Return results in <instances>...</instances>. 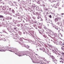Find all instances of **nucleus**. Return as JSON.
Instances as JSON below:
<instances>
[{
    "mask_svg": "<svg viewBox=\"0 0 64 64\" xmlns=\"http://www.w3.org/2000/svg\"><path fill=\"white\" fill-rule=\"evenodd\" d=\"M4 48V46H0V51L5 52L6 51L7 49H8L7 47H6L5 48L4 50L0 49V48Z\"/></svg>",
    "mask_w": 64,
    "mask_h": 64,
    "instance_id": "f257e3e1",
    "label": "nucleus"
},
{
    "mask_svg": "<svg viewBox=\"0 0 64 64\" xmlns=\"http://www.w3.org/2000/svg\"><path fill=\"white\" fill-rule=\"evenodd\" d=\"M51 57L52 58V60L53 61H57V60L55 58V57L53 56H51Z\"/></svg>",
    "mask_w": 64,
    "mask_h": 64,
    "instance_id": "f03ea898",
    "label": "nucleus"
},
{
    "mask_svg": "<svg viewBox=\"0 0 64 64\" xmlns=\"http://www.w3.org/2000/svg\"><path fill=\"white\" fill-rule=\"evenodd\" d=\"M60 18L59 17H58L57 18H56L54 20L55 21H58V19H60Z\"/></svg>",
    "mask_w": 64,
    "mask_h": 64,
    "instance_id": "7ed1b4c3",
    "label": "nucleus"
},
{
    "mask_svg": "<svg viewBox=\"0 0 64 64\" xmlns=\"http://www.w3.org/2000/svg\"><path fill=\"white\" fill-rule=\"evenodd\" d=\"M40 31L42 33H44V29L42 28L40 30Z\"/></svg>",
    "mask_w": 64,
    "mask_h": 64,
    "instance_id": "20e7f679",
    "label": "nucleus"
},
{
    "mask_svg": "<svg viewBox=\"0 0 64 64\" xmlns=\"http://www.w3.org/2000/svg\"><path fill=\"white\" fill-rule=\"evenodd\" d=\"M2 9L3 10H6V6H3Z\"/></svg>",
    "mask_w": 64,
    "mask_h": 64,
    "instance_id": "39448f33",
    "label": "nucleus"
},
{
    "mask_svg": "<svg viewBox=\"0 0 64 64\" xmlns=\"http://www.w3.org/2000/svg\"><path fill=\"white\" fill-rule=\"evenodd\" d=\"M20 55H18L19 56H23V55H25V54H20Z\"/></svg>",
    "mask_w": 64,
    "mask_h": 64,
    "instance_id": "423d86ee",
    "label": "nucleus"
},
{
    "mask_svg": "<svg viewBox=\"0 0 64 64\" xmlns=\"http://www.w3.org/2000/svg\"><path fill=\"white\" fill-rule=\"evenodd\" d=\"M2 40V35L0 36V40Z\"/></svg>",
    "mask_w": 64,
    "mask_h": 64,
    "instance_id": "0eeeda50",
    "label": "nucleus"
},
{
    "mask_svg": "<svg viewBox=\"0 0 64 64\" xmlns=\"http://www.w3.org/2000/svg\"><path fill=\"white\" fill-rule=\"evenodd\" d=\"M0 18H4V16H3L0 15Z\"/></svg>",
    "mask_w": 64,
    "mask_h": 64,
    "instance_id": "6e6552de",
    "label": "nucleus"
},
{
    "mask_svg": "<svg viewBox=\"0 0 64 64\" xmlns=\"http://www.w3.org/2000/svg\"><path fill=\"white\" fill-rule=\"evenodd\" d=\"M60 62H62V63H64V62L63 61L61 60L60 61Z\"/></svg>",
    "mask_w": 64,
    "mask_h": 64,
    "instance_id": "1a4fd4ad",
    "label": "nucleus"
},
{
    "mask_svg": "<svg viewBox=\"0 0 64 64\" xmlns=\"http://www.w3.org/2000/svg\"><path fill=\"white\" fill-rule=\"evenodd\" d=\"M49 17L50 18H52V16H51V15H50Z\"/></svg>",
    "mask_w": 64,
    "mask_h": 64,
    "instance_id": "9d476101",
    "label": "nucleus"
},
{
    "mask_svg": "<svg viewBox=\"0 0 64 64\" xmlns=\"http://www.w3.org/2000/svg\"><path fill=\"white\" fill-rule=\"evenodd\" d=\"M62 50H64V48L62 47Z\"/></svg>",
    "mask_w": 64,
    "mask_h": 64,
    "instance_id": "9b49d317",
    "label": "nucleus"
},
{
    "mask_svg": "<svg viewBox=\"0 0 64 64\" xmlns=\"http://www.w3.org/2000/svg\"><path fill=\"white\" fill-rule=\"evenodd\" d=\"M14 4H16V2H14Z\"/></svg>",
    "mask_w": 64,
    "mask_h": 64,
    "instance_id": "f8f14e48",
    "label": "nucleus"
},
{
    "mask_svg": "<svg viewBox=\"0 0 64 64\" xmlns=\"http://www.w3.org/2000/svg\"><path fill=\"white\" fill-rule=\"evenodd\" d=\"M62 55H64V52H62Z\"/></svg>",
    "mask_w": 64,
    "mask_h": 64,
    "instance_id": "ddd939ff",
    "label": "nucleus"
},
{
    "mask_svg": "<svg viewBox=\"0 0 64 64\" xmlns=\"http://www.w3.org/2000/svg\"><path fill=\"white\" fill-rule=\"evenodd\" d=\"M55 29H57V30H58V29L57 28H55Z\"/></svg>",
    "mask_w": 64,
    "mask_h": 64,
    "instance_id": "4468645a",
    "label": "nucleus"
},
{
    "mask_svg": "<svg viewBox=\"0 0 64 64\" xmlns=\"http://www.w3.org/2000/svg\"><path fill=\"white\" fill-rule=\"evenodd\" d=\"M9 51H10V52H13L12 51H11V50H9Z\"/></svg>",
    "mask_w": 64,
    "mask_h": 64,
    "instance_id": "2eb2a0df",
    "label": "nucleus"
},
{
    "mask_svg": "<svg viewBox=\"0 0 64 64\" xmlns=\"http://www.w3.org/2000/svg\"><path fill=\"white\" fill-rule=\"evenodd\" d=\"M64 14V13H62L61 14V15H63Z\"/></svg>",
    "mask_w": 64,
    "mask_h": 64,
    "instance_id": "dca6fc26",
    "label": "nucleus"
},
{
    "mask_svg": "<svg viewBox=\"0 0 64 64\" xmlns=\"http://www.w3.org/2000/svg\"><path fill=\"white\" fill-rule=\"evenodd\" d=\"M48 46L49 47H51V45H48Z\"/></svg>",
    "mask_w": 64,
    "mask_h": 64,
    "instance_id": "f3484780",
    "label": "nucleus"
},
{
    "mask_svg": "<svg viewBox=\"0 0 64 64\" xmlns=\"http://www.w3.org/2000/svg\"><path fill=\"white\" fill-rule=\"evenodd\" d=\"M3 32H4L5 33H6V31H4Z\"/></svg>",
    "mask_w": 64,
    "mask_h": 64,
    "instance_id": "a211bd4d",
    "label": "nucleus"
},
{
    "mask_svg": "<svg viewBox=\"0 0 64 64\" xmlns=\"http://www.w3.org/2000/svg\"><path fill=\"white\" fill-rule=\"evenodd\" d=\"M40 50H42V49L41 48H40Z\"/></svg>",
    "mask_w": 64,
    "mask_h": 64,
    "instance_id": "6ab92c4d",
    "label": "nucleus"
},
{
    "mask_svg": "<svg viewBox=\"0 0 64 64\" xmlns=\"http://www.w3.org/2000/svg\"><path fill=\"white\" fill-rule=\"evenodd\" d=\"M37 51H38V49H37Z\"/></svg>",
    "mask_w": 64,
    "mask_h": 64,
    "instance_id": "aec40b11",
    "label": "nucleus"
},
{
    "mask_svg": "<svg viewBox=\"0 0 64 64\" xmlns=\"http://www.w3.org/2000/svg\"><path fill=\"white\" fill-rule=\"evenodd\" d=\"M2 1V0H0V2H1Z\"/></svg>",
    "mask_w": 64,
    "mask_h": 64,
    "instance_id": "412c9836",
    "label": "nucleus"
},
{
    "mask_svg": "<svg viewBox=\"0 0 64 64\" xmlns=\"http://www.w3.org/2000/svg\"><path fill=\"white\" fill-rule=\"evenodd\" d=\"M15 54H16V55H17V54H16V53H15Z\"/></svg>",
    "mask_w": 64,
    "mask_h": 64,
    "instance_id": "4be33fe9",
    "label": "nucleus"
},
{
    "mask_svg": "<svg viewBox=\"0 0 64 64\" xmlns=\"http://www.w3.org/2000/svg\"><path fill=\"white\" fill-rule=\"evenodd\" d=\"M12 19V18H10V19Z\"/></svg>",
    "mask_w": 64,
    "mask_h": 64,
    "instance_id": "5701e85b",
    "label": "nucleus"
},
{
    "mask_svg": "<svg viewBox=\"0 0 64 64\" xmlns=\"http://www.w3.org/2000/svg\"><path fill=\"white\" fill-rule=\"evenodd\" d=\"M14 29H16V28H14Z\"/></svg>",
    "mask_w": 64,
    "mask_h": 64,
    "instance_id": "b1692460",
    "label": "nucleus"
},
{
    "mask_svg": "<svg viewBox=\"0 0 64 64\" xmlns=\"http://www.w3.org/2000/svg\"><path fill=\"white\" fill-rule=\"evenodd\" d=\"M54 50H55V51H56V50H55V49H54Z\"/></svg>",
    "mask_w": 64,
    "mask_h": 64,
    "instance_id": "393cba45",
    "label": "nucleus"
},
{
    "mask_svg": "<svg viewBox=\"0 0 64 64\" xmlns=\"http://www.w3.org/2000/svg\"><path fill=\"white\" fill-rule=\"evenodd\" d=\"M62 47L64 48V46H62Z\"/></svg>",
    "mask_w": 64,
    "mask_h": 64,
    "instance_id": "a878e982",
    "label": "nucleus"
},
{
    "mask_svg": "<svg viewBox=\"0 0 64 64\" xmlns=\"http://www.w3.org/2000/svg\"><path fill=\"white\" fill-rule=\"evenodd\" d=\"M36 55H38L37 54H36Z\"/></svg>",
    "mask_w": 64,
    "mask_h": 64,
    "instance_id": "bb28decb",
    "label": "nucleus"
},
{
    "mask_svg": "<svg viewBox=\"0 0 64 64\" xmlns=\"http://www.w3.org/2000/svg\"><path fill=\"white\" fill-rule=\"evenodd\" d=\"M56 8H57V7L55 6Z\"/></svg>",
    "mask_w": 64,
    "mask_h": 64,
    "instance_id": "cd10ccee",
    "label": "nucleus"
},
{
    "mask_svg": "<svg viewBox=\"0 0 64 64\" xmlns=\"http://www.w3.org/2000/svg\"><path fill=\"white\" fill-rule=\"evenodd\" d=\"M54 6H55V5H54Z\"/></svg>",
    "mask_w": 64,
    "mask_h": 64,
    "instance_id": "c85d7f7f",
    "label": "nucleus"
},
{
    "mask_svg": "<svg viewBox=\"0 0 64 64\" xmlns=\"http://www.w3.org/2000/svg\"><path fill=\"white\" fill-rule=\"evenodd\" d=\"M23 22H24V20L23 21Z\"/></svg>",
    "mask_w": 64,
    "mask_h": 64,
    "instance_id": "c756f323",
    "label": "nucleus"
}]
</instances>
